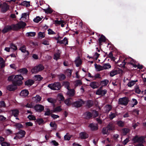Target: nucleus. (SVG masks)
<instances>
[{
    "mask_svg": "<svg viewBox=\"0 0 146 146\" xmlns=\"http://www.w3.org/2000/svg\"><path fill=\"white\" fill-rule=\"evenodd\" d=\"M129 59V62L127 63V64H130L132 65L133 67L135 68H136L137 67V65H136V61L132 59L131 58H126L125 59H124L123 61L122 62V64H120V67H125V65L127 63V62H125V61L126 60V61H127V60Z\"/></svg>",
    "mask_w": 146,
    "mask_h": 146,
    "instance_id": "nucleus-1",
    "label": "nucleus"
},
{
    "mask_svg": "<svg viewBox=\"0 0 146 146\" xmlns=\"http://www.w3.org/2000/svg\"><path fill=\"white\" fill-rule=\"evenodd\" d=\"M44 69V67L41 64H39L32 68L31 72L32 74H36L42 71Z\"/></svg>",
    "mask_w": 146,
    "mask_h": 146,
    "instance_id": "nucleus-2",
    "label": "nucleus"
},
{
    "mask_svg": "<svg viewBox=\"0 0 146 146\" xmlns=\"http://www.w3.org/2000/svg\"><path fill=\"white\" fill-rule=\"evenodd\" d=\"M26 23L23 21H20L18 23L13 25V31H17L21 29H23L26 26Z\"/></svg>",
    "mask_w": 146,
    "mask_h": 146,
    "instance_id": "nucleus-3",
    "label": "nucleus"
},
{
    "mask_svg": "<svg viewBox=\"0 0 146 146\" xmlns=\"http://www.w3.org/2000/svg\"><path fill=\"white\" fill-rule=\"evenodd\" d=\"M57 35V37H55V40L57 41V43L60 44H63L65 45L68 44V40L67 38L65 37L63 40H61L62 37L60 36L59 33Z\"/></svg>",
    "mask_w": 146,
    "mask_h": 146,
    "instance_id": "nucleus-4",
    "label": "nucleus"
},
{
    "mask_svg": "<svg viewBox=\"0 0 146 146\" xmlns=\"http://www.w3.org/2000/svg\"><path fill=\"white\" fill-rule=\"evenodd\" d=\"M129 101L128 97H125L119 98L118 101V104L124 106H126L128 104Z\"/></svg>",
    "mask_w": 146,
    "mask_h": 146,
    "instance_id": "nucleus-5",
    "label": "nucleus"
},
{
    "mask_svg": "<svg viewBox=\"0 0 146 146\" xmlns=\"http://www.w3.org/2000/svg\"><path fill=\"white\" fill-rule=\"evenodd\" d=\"M23 79V78L21 74L16 75L15 76L14 83L17 85H20L22 84V80Z\"/></svg>",
    "mask_w": 146,
    "mask_h": 146,
    "instance_id": "nucleus-6",
    "label": "nucleus"
},
{
    "mask_svg": "<svg viewBox=\"0 0 146 146\" xmlns=\"http://www.w3.org/2000/svg\"><path fill=\"white\" fill-rule=\"evenodd\" d=\"M84 101L82 99H79L75 102H73L72 104V106L76 108L81 107L84 104Z\"/></svg>",
    "mask_w": 146,
    "mask_h": 146,
    "instance_id": "nucleus-7",
    "label": "nucleus"
},
{
    "mask_svg": "<svg viewBox=\"0 0 146 146\" xmlns=\"http://www.w3.org/2000/svg\"><path fill=\"white\" fill-rule=\"evenodd\" d=\"M25 132L23 130H20L16 134V136L14 137V139H20L25 136Z\"/></svg>",
    "mask_w": 146,
    "mask_h": 146,
    "instance_id": "nucleus-8",
    "label": "nucleus"
},
{
    "mask_svg": "<svg viewBox=\"0 0 146 146\" xmlns=\"http://www.w3.org/2000/svg\"><path fill=\"white\" fill-rule=\"evenodd\" d=\"M9 9V6L6 3H3L1 6V12L4 13Z\"/></svg>",
    "mask_w": 146,
    "mask_h": 146,
    "instance_id": "nucleus-9",
    "label": "nucleus"
},
{
    "mask_svg": "<svg viewBox=\"0 0 146 146\" xmlns=\"http://www.w3.org/2000/svg\"><path fill=\"white\" fill-rule=\"evenodd\" d=\"M92 131H95L98 129V126L97 124L93 123H90L88 126Z\"/></svg>",
    "mask_w": 146,
    "mask_h": 146,
    "instance_id": "nucleus-10",
    "label": "nucleus"
},
{
    "mask_svg": "<svg viewBox=\"0 0 146 146\" xmlns=\"http://www.w3.org/2000/svg\"><path fill=\"white\" fill-rule=\"evenodd\" d=\"M98 40L99 47L100 49H101V46L102 45V43L106 42V38L104 35H102L99 38Z\"/></svg>",
    "mask_w": 146,
    "mask_h": 146,
    "instance_id": "nucleus-11",
    "label": "nucleus"
},
{
    "mask_svg": "<svg viewBox=\"0 0 146 146\" xmlns=\"http://www.w3.org/2000/svg\"><path fill=\"white\" fill-rule=\"evenodd\" d=\"M11 30H13V25L11 26L7 25L3 29L2 32L3 33H5L8 32L9 31Z\"/></svg>",
    "mask_w": 146,
    "mask_h": 146,
    "instance_id": "nucleus-12",
    "label": "nucleus"
},
{
    "mask_svg": "<svg viewBox=\"0 0 146 146\" xmlns=\"http://www.w3.org/2000/svg\"><path fill=\"white\" fill-rule=\"evenodd\" d=\"M17 85L13 83V84L9 85L7 86V89L10 91H14L17 88Z\"/></svg>",
    "mask_w": 146,
    "mask_h": 146,
    "instance_id": "nucleus-13",
    "label": "nucleus"
},
{
    "mask_svg": "<svg viewBox=\"0 0 146 146\" xmlns=\"http://www.w3.org/2000/svg\"><path fill=\"white\" fill-rule=\"evenodd\" d=\"M34 109L37 111L41 112L44 110V107L40 105H36L35 106Z\"/></svg>",
    "mask_w": 146,
    "mask_h": 146,
    "instance_id": "nucleus-14",
    "label": "nucleus"
},
{
    "mask_svg": "<svg viewBox=\"0 0 146 146\" xmlns=\"http://www.w3.org/2000/svg\"><path fill=\"white\" fill-rule=\"evenodd\" d=\"M107 90L105 89L103 90L98 89L96 92V94L104 96L107 93Z\"/></svg>",
    "mask_w": 146,
    "mask_h": 146,
    "instance_id": "nucleus-15",
    "label": "nucleus"
},
{
    "mask_svg": "<svg viewBox=\"0 0 146 146\" xmlns=\"http://www.w3.org/2000/svg\"><path fill=\"white\" fill-rule=\"evenodd\" d=\"M29 94V92L27 90H22L20 93V95L23 97H25L27 96Z\"/></svg>",
    "mask_w": 146,
    "mask_h": 146,
    "instance_id": "nucleus-16",
    "label": "nucleus"
},
{
    "mask_svg": "<svg viewBox=\"0 0 146 146\" xmlns=\"http://www.w3.org/2000/svg\"><path fill=\"white\" fill-rule=\"evenodd\" d=\"M67 92V96L71 98L75 94V90L74 89H69Z\"/></svg>",
    "mask_w": 146,
    "mask_h": 146,
    "instance_id": "nucleus-17",
    "label": "nucleus"
},
{
    "mask_svg": "<svg viewBox=\"0 0 146 146\" xmlns=\"http://www.w3.org/2000/svg\"><path fill=\"white\" fill-rule=\"evenodd\" d=\"M72 98H69L65 100L64 102L68 106H69L72 105Z\"/></svg>",
    "mask_w": 146,
    "mask_h": 146,
    "instance_id": "nucleus-18",
    "label": "nucleus"
},
{
    "mask_svg": "<svg viewBox=\"0 0 146 146\" xmlns=\"http://www.w3.org/2000/svg\"><path fill=\"white\" fill-rule=\"evenodd\" d=\"M80 136L82 139H85L88 137V135L86 132H81L80 133Z\"/></svg>",
    "mask_w": 146,
    "mask_h": 146,
    "instance_id": "nucleus-19",
    "label": "nucleus"
},
{
    "mask_svg": "<svg viewBox=\"0 0 146 146\" xmlns=\"http://www.w3.org/2000/svg\"><path fill=\"white\" fill-rule=\"evenodd\" d=\"M76 67H78L82 63V61L79 56L77 57L75 61Z\"/></svg>",
    "mask_w": 146,
    "mask_h": 146,
    "instance_id": "nucleus-20",
    "label": "nucleus"
},
{
    "mask_svg": "<svg viewBox=\"0 0 146 146\" xmlns=\"http://www.w3.org/2000/svg\"><path fill=\"white\" fill-rule=\"evenodd\" d=\"M85 118L87 119H89L92 117L93 116L92 113L89 111H87L84 113Z\"/></svg>",
    "mask_w": 146,
    "mask_h": 146,
    "instance_id": "nucleus-21",
    "label": "nucleus"
},
{
    "mask_svg": "<svg viewBox=\"0 0 146 146\" xmlns=\"http://www.w3.org/2000/svg\"><path fill=\"white\" fill-rule=\"evenodd\" d=\"M98 83L96 82H92L90 84L91 87L93 89L98 88Z\"/></svg>",
    "mask_w": 146,
    "mask_h": 146,
    "instance_id": "nucleus-22",
    "label": "nucleus"
},
{
    "mask_svg": "<svg viewBox=\"0 0 146 146\" xmlns=\"http://www.w3.org/2000/svg\"><path fill=\"white\" fill-rule=\"evenodd\" d=\"M107 129L109 131H112L114 129V126L113 123L111 122L107 126Z\"/></svg>",
    "mask_w": 146,
    "mask_h": 146,
    "instance_id": "nucleus-23",
    "label": "nucleus"
},
{
    "mask_svg": "<svg viewBox=\"0 0 146 146\" xmlns=\"http://www.w3.org/2000/svg\"><path fill=\"white\" fill-rule=\"evenodd\" d=\"M56 100L59 101H63L64 100V98L62 94L60 93L58 94Z\"/></svg>",
    "mask_w": 146,
    "mask_h": 146,
    "instance_id": "nucleus-24",
    "label": "nucleus"
},
{
    "mask_svg": "<svg viewBox=\"0 0 146 146\" xmlns=\"http://www.w3.org/2000/svg\"><path fill=\"white\" fill-rule=\"evenodd\" d=\"M61 53V51L58 50L55 53V60L57 61L58 59H60V55Z\"/></svg>",
    "mask_w": 146,
    "mask_h": 146,
    "instance_id": "nucleus-25",
    "label": "nucleus"
},
{
    "mask_svg": "<svg viewBox=\"0 0 146 146\" xmlns=\"http://www.w3.org/2000/svg\"><path fill=\"white\" fill-rule=\"evenodd\" d=\"M32 99L35 102H37L41 100V98L39 95H36V96L33 97Z\"/></svg>",
    "mask_w": 146,
    "mask_h": 146,
    "instance_id": "nucleus-26",
    "label": "nucleus"
},
{
    "mask_svg": "<svg viewBox=\"0 0 146 146\" xmlns=\"http://www.w3.org/2000/svg\"><path fill=\"white\" fill-rule=\"evenodd\" d=\"M19 50L21 51L24 53L27 52V54L28 55L29 54V53L28 51L26 50V47L25 46H23L21 47L19 49Z\"/></svg>",
    "mask_w": 146,
    "mask_h": 146,
    "instance_id": "nucleus-27",
    "label": "nucleus"
},
{
    "mask_svg": "<svg viewBox=\"0 0 146 146\" xmlns=\"http://www.w3.org/2000/svg\"><path fill=\"white\" fill-rule=\"evenodd\" d=\"M34 81L33 80H29L25 82V85L30 86L34 83Z\"/></svg>",
    "mask_w": 146,
    "mask_h": 146,
    "instance_id": "nucleus-28",
    "label": "nucleus"
},
{
    "mask_svg": "<svg viewBox=\"0 0 146 146\" xmlns=\"http://www.w3.org/2000/svg\"><path fill=\"white\" fill-rule=\"evenodd\" d=\"M19 71L22 74H25L27 73L28 72L26 68H25L19 69Z\"/></svg>",
    "mask_w": 146,
    "mask_h": 146,
    "instance_id": "nucleus-29",
    "label": "nucleus"
},
{
    "mask_svg": "<svg viewBox=\"0 0 146 146\" xmlns=\"http://www.w3.org/2000/svg\"><path fill=\"white\" fill-rule=\"evenodd\" d=\"M109 80L107 79L101 81L100 82V84L102 86H106L108 84Z\"/></svg>",
    "mask_w": 146,
    "mask_h": 146,
    "instance_id": "nucleus-30",
    "label": "nucleus"
},
{
    "mask_svg": "<svg viewBox=\"0 0 146 146\" xmlns=\"http://www.w3.org/2000/svg\"><path fill=\"white\" fill-rule=\"evenodd\" d=\"M30 2L29 1H24L22 2L20 5L23 6H26V7H29L30 6Z\"/></svg>",
    "mask_w": 146,
    "mask_h": 146,
    "instance_id": "nucleus-31",
    "label": "nucleus"
},
{
    "mask_svg": "<svg viewBox=\"0 0 146 146\" xmlns=\"http://www.w3.org/2000/svg\"><path fill=\"white\" fill-rule=\"evenodd\" d=\"M95 68L98 69V71H100L104 70L103 66H102L100 65H97V64H95Z\"/></svg>",
    "mask_w": 146,
    "mask_h": 146,
    "instance_id": "nucleus-32",
    "label": "nucleus"
},
{
    "mask_svg": "<svg viewBox=\"0 0 146 146\" xmlns=\"http://www.w3.org/2000/svg\"><path fill=\"white\" fill-rule=\"evenodd\" d=\"M12 114L15 117H17L19 115V111L17 110H12Z\"/></svg>",
    "mask_w": 146,
    "mask_h": 146,
    "instance_id": "nucleus-33",
    "label": "nucleus"
},
{
    "mask_svg": "<svg viewBox=\"0 0 146 146\" xmlns=\"http://www.w3.org/2000/svg\"><path fill=\"white\" fill-rule=\"evenodd\" d=\"M36 35V33L35 32H29L26 33V35L28 37L34 36Z\"/></svg>",
    "mask_w": 146,
    "mask_h": 146,
    "instance_id": "nucleus-34",
    "label": "nucleus"
},
{
    "mask_svg": "<svg viewBox=\"0 0 146 146\" xmlns=\"http://www.w3.org/2000/svg\"><path fill=\"white\" fill-rule=\"evenodd\" d=\"M61 87V84L59 82H55V90H59Z\"/></svg>",
    "mask_w": 146,
    "mask_h": 146,
    "instance_id": "nucleus-35",
    "label": "nucleus"
},
{
    "mask_svg": "<svg viewBox=\"0 0 146 146\" xmlns=\"http://www.w3.org/2000/svg\"><path fill=\"white\" fill-rule=\"evenodd\" d=\"M63 84L64 86L68 90L70 88V84L69 82L68 81L64 82Z\"/></svg>",
    "mask_w": 146,
    "mask_h": 146,
    "instance_id": "nucleus-36",
    "label": "nucleus"
},
{
    "mask_svg": "<svg viewBox=\"0 0 146 146\" xmlns=\"http://www.w3.org/2000/svg\"><path fill=\"white\" fill-rule=\"evenodd\" d=\"M55 19H57V20H56L55 21V26H57L58 25H60L61 23H64V21L62 20H58V18H56Z\"/></svg>",
    "mask_w": 146,
    "mask_h": 146,
    "instance_id": "nucleus-37",
    "label": "nucleus"
},
{
    "mask_svg": "<svg viewBox=\"0 0 146 146\" xmlns=\"http://www.w3.org/2000/svg\"><path fill=\"white\" fill-rule=\"evenodd\" d=\"M45 36V34L44 32H39L38 34V37L39 38H42Z\"/></svg>",
    "mask_w": 146,
    "mask_h": 146,
    "instance_id": "nucleus-38",
    "label": "nucleus"
},
{
    "mask_svg": "<svg viewBox=\"0 0 146 146\" xmlns=\"http://www.w3.org/2000/svg\"><path fill=\"white\" fill-rule=\"evenodd\" d=\"M123 133V135H126L129 131V129L127 128H124L122 129Z\"/></svg>",
    "mask_w": 146,
    "mask_h": 146,
    "instance_id": "nucleus-39",
    "label": "nucleus"
},
{
    "mask_svg": "<svg viewBox=\"0 0 146 146\" xmlns=\"http://www.w3.org/2000/svg\"><path fill=\"white\" fill-rule=\"evenodd\" d=\"M93 105V102L91 100H88L87 102V105L89 108H90Z\"/></svg>",
    "mask_w": 146,
    "mask_h": 146,
    "instance_id": "nucleus-40",
    "label": "nucleus"
},
{
    "mask_svg": "<svg viewBox=\"0 0 146 146\" xmlns=\"http://www.w3.org/2000/svg\"><path fill=\"white\" fill-rule=\"evenodd\" d=\"M58 76L59 79L60 81L63 80L65 79L66 78L65 75L63 74H61L58 75Z\"/></svg>",
    "mask_w": 146,
    "mask_h": 146,
    "instance_id": "nucleus-41",
    "label": "nucleus"
},
{
    "mask_svg": "<svg viewBox=\"0 0 146 146\" xmlns=\"http://www.w3.org/2000/svg\"><path fill=\"white\" fill-rule=\"evenodd\" d=\"M104 69H106L111 68V66L109 63L104 64L103 66Z\"/></svg>",
    "mask_w": 146,
    "mask_h": 146,
    "instance_id": "nucleus-42",
    "label": "nucleus"
},
{
    "mask_svg": "<svg viewBox=\"0 0 146 146\" xmlns=\"http://www.w3.org/2000/svg\"><path fill=\"white\" fill-rule=\"evenodd\" d=\"M117 73V71L116 70H112L110 73V76L111 77H113Z\"/></svg>",
    "mask_w": 146,
    "mask_h": 146,
    "instance_id": "nucleus-43",
    "label": "nucleus"
},
{
    "mask_svg": "<svg viewBox=\"0 0 146 146\" xmlns=\"http://www.w3.org/2000/svg\"><path fill=\"white\" fill-rule=\"evenodd\" d=\"M134 102H135V103L131 104V107H134L135 106L137 105L138 104V102L137 100L133 98L131 101V103H133Z\"/></svg>",
    "mask_w": 146,
    "mask_h": 146,
    "instance_id": "nucleus-44",
    "label": "nucleus"
},
{
    "mask_svg": "<svg viewBox=\"0 0 146 146\" xmlns=\"http://www.w3.org/2000/svg\"><path fill=\"white\" fill-rule=\"evenodd\" d=\"M42 18L38 16L35 18L34 19H33V21L35 22L38 23L40 21L42 20Z\"/></svg>",
    "mask_w": 146,
    "mask_h": 146,
    "instance_id": "nucleus-45",
    "label": "nucleus"
},
{
    "mask_svg": "<svg viewBox=\"0 0 146 146\" xmlns=\"http://www.w3.org/2000/svg\"><path fill=\"white\" fill-rule=\"evenodd\" d=\"M27 117L30 120H35L36 119L35 117L32 115H29Z\"/></svg>",
    "mask_w": 146,
    "mask_h": 146,
    "instance_id": "nucleus-46",
    "label": "nucleus"
},
{
    "mask_svg": "<svg viewBox=\"0 0 146 146\" xmlns=\"http://www.w3.org/2000/svg\"><path fill=\"white\" fill-rule=\"evenodd\" d=\"M109 131L106 127H104L102 129V132L104 134H107Z\"/></svg>",
    "mask_w": 146,
    "mask_h": 146,
    "instance_id": "nucleus-47",
    "label": "nucleus"
},
{
    "mask_svg": "<svg viewBox=\"0 0 146 146\" xmlns=\"http://www.w3.org/2000/svg\"><path fill=\"white\" fill-rule=\"evenodd\" d=\"M117 124L119 126L121 127H123L124 125V122L121 121H117Z\"/></svg>",
    "mask_w": 146,
    "mask_h": 146,
    "instance_id": "nucleus-48",
    "label": "nucleus"
},
{
    "mask_svg": "<svg viewBox=\"0 0 146 146\" xmlns=\"http://www.w3.org/2000/svg\"><path fill=\"white\" fill-rule=\"evenodd\" d=\"M48 87L50 88L52 90H55V84L54 83L51 84H49L48 85Z\"/></svg>",
    "mask_w": 146,
    "mask_h": 146,
    "instance_id": "nucleus-49",
    "label": "nucleus"
},
{
    "mask_svg": "<svg viewBox=\"0 0 146 146\" xmlns=\"http://www.w3.org/2000/svg\"><path fill=\"white\" fill-rule=\"evenodd\" d=\"M76 83L75 86H76L81 85L82 84L81 81L80 80H77L76 81Z\"/></svg>",
    "mask_w": 146,
    "mask_h": 146,
    "instance_id": "nucleus-50",
    "label": "nucleus"
},
{
    "mask_svg": "<svg viewBox=\"0 0 146 146\" xmlns=\"http://www.w3.org/2000/svg\"><path fill=\"white\" fill-rule=\"evenodd\" d=\"M135 92L137 94H139L141 92V90L138 87H137L135 88Z\"/></svg>",
    "mask_w": 146,
    "mask_h": 146,
    "instance_id": "nucleus-51",
    "label": "nucleus"
},
{
    "mask_svg": "<svg viewBox=\"0 0 146 146\" xmlns=\"http://www.w3.org/2000/svg\"><path fill=\"white\" fill-rule=\"evenodd\" d=\"M24 106L28 108H32L33 107V106L31 102L28 103L26 105H25Z\"/></svg>",
    "mask_w": 146,
    "mask_h": 146,
    "instance_id": "nucleus-52",
    "label": "nucleus"
},
{
    "mask_svg": "<svg viewBox=\"0 0 146 146\" xmlns=\"http://www.w3.org/2000/svg\"><path fill=\"white\" fill-rule=\"evenodd\" d=\"M134 84V82L133 80H131L128 83L127 85L128 87H131Z\"/></svg>",
    "mask_w": 146,
    "mask_h": 146,
    "instance_id": "nucleus-53",
    "label": "nucleus"
},
{
    "mask_svg": "<svg viewBox=\"0 0 146 146\" xmlns=\"http://www.w3.org/2000/svg\"><path fill=\"white\" fill-rule=\"evenodd\" d=\"M15 76H12L9 77L8 78V80L9 81H12L13 83L14 84V79Z\"/></svg>",
    "mask_w": 146,
    "mask_h": 146,
    "instance_id": "nucleus-54",
    "label": "nucleus"
},
{
    "mask_svg": "<svg viewBox=\"0 0 146 146\" xmlns=\"http://www.w3.org/2000/svg\"><path fill=\"white\" fill-rule=\"evenodd\" d=\"M2 146H10V144L6 142H3L1 143Z\"/></svg>",
    "mask_w": 146,
    "mask_h": 146,
    "instance_id": "nucleus-55",
    "label": "nucleus"
},
{
    "mask_svg": "<svg viewBox=\"0 0 146 146\" xmlns=\"http://www.w3.org/2000/svg\"><path fill=\"white\" fill-rule=\"evenodd\" d=\"M62 110L60 106H58L55 107V112L60 111Z\"/></svg>",
    "mask_w": 146,
    "mask_h": 146,
    "instance_id": "nucleus-56",
    "label": "nucleus"
},
{
    "mask_svg": "<svg viewBox=\"0 0 146 146\" xmlns=\"http://www.w3.org/2000/svg\"><path fill=\"white\" fill-rule=\"evenodd\" d=\"M100 54L98 53L97 52H96L94 54L93 57L96 60H97L98 58L99 57Z\"/></svg>",
    "mask_w": 146,
    "mask_h": 146,
    "instance_id": "nucleus-57",
    "label": "nucleus"
},
{
    "mask_svg": "<svg viewBox=\"0 0 146 146\" xmlns=\"http://www.w3.org/2000/svg\"><path fill=\"white\" fill-rule=\"evenodd\" d=\"M44 10L46 13H51L52 11V10L50 8H48L47 9H44Z\"/></svg>",
    "mask_w": 146,
    "mask_h": 146,
    "instance_id": "nucleus-58",
    "label": "nucleus"
},
{
    "mask_svg": "<svg viewBox=\"0 0 146 146\" xmlns=\"http://www.w3.org/2000/svg\"><path fill=\"white\" fill-rule=\"evenodd\" d=\"M6 105L5 102L3 101L0 102V107H5Z\"/></svg>",
    "mask_w": 146,
    "mask_h": 146,
    "instance_id": "nucleus-59",
    "label": "nucleus"
},
{
    "mask_svg": "<svg viewBox=\"0 0 146 146\" xmlns=\"http://www.w3.org/2000/svg\"><path fill=\"white\" fill-rule=\"evenodd\" d=\"M109 118L111 119H113L115 117V115L114 113H111V114L109 115Z\"/></svg>",
    "mask_w": 146,
    "mask_h": 146,
    "instance_id": "nucleus-60",
    "label": "nucleus"
},
{
    "mask_svg": "<svg viewBox=\"0 0 146 146\" xmlns=\"http://www.w3.org/2000/svg\"><path fill=\"white\" fill-rule=\"evenodd\" d=\"M64 137V139L66 140H69L71 138V137L70 136V135H67V134L66 135H65Z\"/></svg>",
    "mask_w": 146,
    "mask_h": 146,
    "instance_id": "nucleus-61",
    "label": "nucleus"
},
{
    "mask_svg": "<svg viewBox=\"0 0 146 146\" xmlns=\"http://www.w3.org/2000/svg\"><path fill=\"white\" fill-rule=\"evenodd\" d=\"M10 48L15 50H16L17 49V47L15 45L11 44L10 45Z\"/></svg>",
    "mask_w": 146,
    "mask_h": 146,
    "instance_id": "nucleus-62",
    "label": "nucleus"
},
{
    "mask_svg": "<svg viewBox=\"0 0 146 146\" xmlns=\"http://www.w3.org/2000/svg\"><path fill=\"white\" fill-rule=\"evenodd\" d=\"M35 78H36V80H40L42 79V78L40 75H37L35 76Z\"/></svg>",
    "mask_w": 146,
    "mask_h": 146,
    "instance_id": "nucleus-63",
    "label": "nucleus"
},
{
    "mask_svg": "<svg viewBox=\"0 0 146 146\" xmlns=\"http://www.w3.org/2000/svg\"><path fill=\"white\" fill-rule=\"evenodd\" d=\"M93 114L94 117H96L98 116L99 113L97 111L95 110L93 112Z\"/></svg>",
    "mask_w": 146,
    "mask_h": 146,
    "instance_id": "nucleus-64",
    "label": "nucleus"
}]
</instances>
